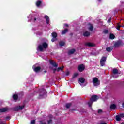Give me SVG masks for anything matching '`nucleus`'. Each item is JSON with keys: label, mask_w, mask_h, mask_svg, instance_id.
<instances>
[{"label": "nucleus", "mask_w": 124, "mask_h": 124, "mask_svg": "<svg viewBox=\"0 0 124 124\" xmlns=\"http://www.w3.org/2000/svg\"><path fill=\"white\" fill-rule=\"evenodd\" d=\"M25 108V106H19L15 108H10V110H13V111H19L20 110H23Z\"/></svg>", "instance_id": "obj_3"}, {"label": "nucleus", "mask_w": 124, "mask_h": 124, "mask_svg": "<svg viewBox=\"0 0 124 124\" xmlns=\"http://www.w3.org/2000/svg\"><path fill=\"white\" fill-rule=\"evenodd\" d=\"M118 27H119V28H121V27H122V26L118 24Z\"/></svg>", "instance_id": "obj_44"}, {"label": "nucleus", "mask_w": 124, "mask_h": 124, "mask_svg": "<svg viewBox=\"0 0 124 124\" xmlns=\"http://www.w3.org/2000/svg\"><path fill=\"white\" fill-rule=\"evenodd\" d=\"M86 46H89V47H94L95 45L93 43H86L85 44Z\"/></svg>", "instance_id": "obj_11"}, {"label": "nucleus", "mask_w": 124, "mask_h": 124, "mask_svg": "<svg viewBox=\"0 0 124 124\" xmlns=\"http://www.w3.org/2000/svg\"><path fill=\"white\" fill-rule=\"evenodd\" d=\"M46 72H47V71H44V73H46Z\"/></svg>", "instance_id": "obj_46"}, {"label": "nucleus", "mask_w": 124, "mask_h": 124, "mask_svg": "<svg viewBox=\"0 0 124 124\" xmlns=\"http://www.w3.org/2000/svg\"><path fill=\"white\" fill-rule=\"evenodd\" d=\"M10 108H3L0 109V113H4V112H7L8 111H9Z\"/></svg>", "instance_id": "obj_8"}, {"label": "nucleus", "mask_w": 124, "mask_h": 124, "mask_svg": "<svg viewBox=\"0 0 124 124\" xmlns=\"http://www.w3.org/2000/svg\"><path fill=\"white\" fill-rule=\"evenodd\" d=\"M100 61L102 62H106V57H102Z\"/></svg>", "instance_id": "obj_31"}, {"label": "nucleus", "mask_w": 124, "mask_h": 124, "mask_svg": "<svg viewBox=\"0 0 124 124\" xmlns=\"http://www.w3.org/2000/svg\"><path fill=\"white\" fill-rule=\"evenodd\" d=\"M111 21H112V18H110L108 19V23H111Z\"/></svg>", "instance_id": "obj_37"}, {"label": "nucleus", "mask_w": 124, "mask_h": 124, "mask_svg": "<svg viewBox=\"0 0 124 124\" xmlns=\"http://www.w3.org/2000/svg\"><path fill=\"white\" fill-rule=\"evenodd\" d=\"M78 75H79V74L78 73H76L74 74L73 77L72 78V79H74L75 78H76V77H77V76H78Z\"/></svg>", "instance_id": "obj_24"}, {"label": "nucleus", "mask_w": 124, "mask_h": 124, "mask_svg": "<svg viewBox=\"0 0 124 124\" xmlns=\"http://www.w3.org/2000/svg\"><path fill=\"white\" fill-rule=\"evenodd\" d=\"M120 118H124V113H122L119 115Z\"/></svg>", "instance_id": "obj_35"}, {"label": "nucleus", "mask_w": 124, "mask_h": 124, "mask_svg": "<svg viewBox=\"0 0 124 124\" xmlns=\"http://www.w3.org/2000/svg\"><path fill=\"white\" fill-rule=\"evenodd\" d=\"M64 26H65V27H68V24H64Z\"/></svg>", "instance_id": "obj_40"}, {"label": "nucleus", "mask_w": 124, "mask_h": 124, "mask_svg": "<svg viewBox=\"0 0 124 124\" xmlns=\"http://www.w3.org/2000/svg\"><path fill=\"white\" fill-rule=\"evenodd\" d=\"M113 49L114 47L113 46H108L106 48V50L107 52H111Z\"/></svg>", "instance_id": "obj_12"}, {"label": "nucleus", "mask_w": 124, "mask_h": 124, "mask_svg": "<svg viewBox=\"0 0 124 124\" xmlns=\"http://www.w3.org/2000/svg\"><path fill=\"white\" fill-rule=\"evenodd\" d=\"M63 67H64L63 66H62V67H58L57 68V71L58 72H59V71H62V69H63Z\"/></svg>", "instance_id": "obj_19"}, {"label": "nucleus", "mask_w": 124, "mask_h": 124, "mask_svg": "<svg viewBox=\"0 0 124 124\" xmlns=\"http://www.w3.org/2000/svg\"><path fill=\"white\" fill-rule=\"evenodd\" d=\"M113 74H118L119 73V71L117 69H114L113 70Z\"/></svg>", "instance_id": "obj_23"}, {"label": "nucleus", "mask_w": 124, "mask_h": 124, "mask_svg": "<svg viewBox=\"0 0 124 124\" xmlns=\"http://www.w3.org/2000/svg\"><path fill=\"white\" fill-rule=\"evenodd\" d=\"M89 25H90V26L89 27L88 29L89 30V31H93V25L91 24H89Z\"/></svg>", "instance_id": "obj_22"}, {"label": "nucleus", "mask_w": 124, "mask_h": 124, "mask_svg": "<svg viewBox=\"0 0 124 124\" xmlns=\"http://www.w3.org/2000/svg\"><path fill=\"white\" fill-rule=\"evenodd\" d=\"M57 69H53V70L54 71L53 72V73H55V71H56V70L57 71Z\"/></svg>", "instance_id": "obj_42"}, {"label": "nucleus", "mask_w": 124, "mask_h": 124, "mask_svg": "<svg viewBox=\"0 0 124 124\" xmlns=\"http://www.w3.org/2000/svg\"><path fill=\"white\" fill-rule=\"evenodd\" d=\"M0 124H5V123H1Z\"/></svg>", "instance_id": "obj_48"}, {"label": "nucleus", "mask_w": 124, "mask_h": 124, "mask_svg": "<svg viewBox=\"0 0 124 124\" xmlns=\"http://www.w3.org/2000/svg\"><path fill=\"white\" fill-rule=\"evenodd\" d=\"M100 64L101 66H104L105 64V61H100Z\"/></svg>", "instance_id": "obj_29"}, {"label": "nucleus", "mask_w": 124, "mask_h": 124, "mask_svg": "<svg viewBox=\"0 0 124 124\" xmlns=\"http://www.w3.org/2000/svg\"><path fill=\"white\" fill-rule=\"evenodd\" d=\"M101 113H102V110L101 109H99L98 110V114H101Z\"/></svg>", "instance_id": "obj_36"}, {"label": "nucleus", "mask_w": 124, "mask_h": 124, "mask_svg": "<svg viewBox=\"0 0 124 124\" xmlns=\"http://www.w3.org/2000/svg\"><path fill=\"white\" fill-rule=\"evenodd\" d=\"M9 119H10V116H7L6 117V120H9Z\"/></svg>", "instance_id": "obj_39"}, {"label": "nucleus", "mask_w": 124, "mask_h": 124, "mask_svg": "<svg viewBox=\"0 0 124 124\" xmlns=\"http://www.w3.org/2000/svg\"><path fill=\"white\" fill-rule=\"evenodd\" d=\"M59 44L60 46H64L65 43H64V42L61 41L60 42Z\"/></svg>", "instance_id": "obj_30"}, {"label": "nucleus", "mask_w": 124, "mask_h": 124, "mask_svg": "<svg viewBox=\"0 0 124 124\" xmlns=\"http://www.w3.org/2000/svg\"><path fill=\"white\" fill-rule=\"evenodd\" d=\"M13 98L14 100H17L18 99V95L17 94H14L13 96Z\"/></svg>", "instance_id": "obj_20"}, {"label": "nucleus", "mask_w": 124, "mask_h": 124, "mask_svg": "<svg viewBox=\"0 0 124 124\" xmlns=\"http://www.w3.org/2000/svg\"><path fill=\"white\" fill-rule=\"evenodd\" d=\"M93 85L95 87H97V86H99L100 85V81L98 80V78H94L93 79Z\"/></svg>", "instance_id": "obj_4"}, {"label": "nucleus", "mask_w": 124, "mask_h": 124, "mask_svg": "<svg viewBox=\"0 0 124 124\" xmlns=\"http://www.w3.org/2000/svg\"><path fill=\"white\" fill-rule=\"evenodd\" d=\"M91 33L90 32L86 31L83 33V36H84L86 37H88V36H90Z\"/></svg>", "instance_id": "obj_13"}, {"label": "nucleus", "mask_w": 124, "mask_h": 124, "mask_svg": "<svg viewBox=\"0 0 124 124\" xmlns=\"http://www.w3.org/2000/svg\"><path fill=\"white\" fill-rule=\"evenodd\" d=\"M66 75L67 76H68V75H69V72L67 71L66 72Z\"/></svg>", "instance_id": "obj_38"}, {"label": "nucleus", "mask_w": 124, "mask_h": 124, "mask_svg": "<svg viewBox=\"0 0 124 124\" xmlns=\"http://www.w3.org/2000/svg\"><path fill=\"white\" fill-rule=\"evenodd\" d=\"M116 107H117V106H116V105L112 104V105H110V109H115Z\"/></svg>", "instance_id": "obj_25"}, {"label": "nucleus", "mask_w": 124, "mask_h": 124, "mask_svg": "<svg viewBox=\"0 0 124 124\" xmlns=\"http://www.w3.org/2000/svg\"><path fill=\"white\" fill-rule=\"evenodd\" d=\"M41 69V68L40 67H36L34 68V70L35 72H38V71H39Z\"/></svg>", "instance_id": "obj_16"}, {"label": "nucleus", "mask_w": 124, "mask_h": 124, "mask_svg": "<svg viewBox=\"0 0 124 124\" xmlns=\"http://www.w3.org/2000/svg\"><path fill=\"white\" fill-rule=\"evenodd\" d=\"M75 52V50L74 49L70 50L68 52V55H72V54H74V53Z\"/></svg>", "instance_id": "obj_14"}, {"label": "nucleus", "mask_w": 124, "mask_h": 124, "mask_svg": "<svg viewBox=\"0 0 124 124\" xmlns=\"http://www.w3.org/2000/svg\"><path fill=\"white\" fill-rule=\"evenodd\" d=\"M34 21H36V18H34Z\"/></svg>", "instance_id": "obj_45"}, {"label": "nucleus", "mask_w": 124, "mask_h": 124, "mask_svg": "<svg viewBox=\"0 0 124 124\" xmlns=\"http://www.w3.org/2000/svg\"><path fill=\"white\" fill-rule=\"evenodd\" d=\"M49 62L51 65L53 66L54 67H58V64L56 63V62L54 60H50Z\"/></svg>", "instance_id": "obj_9"}, {"label": "nucleus", "mask_w": 124, "mask_h": 124, "mask_svg": "<svg viewBox=\"0 0 124 124\" xmlns=\"http://www.w3.org/2000/svg\"><path fill=\"white\" fill-rule=\"evenodd\" d=\"M122 45V42L121 41H118L115 43L114 46L116 48H118V47H119V46H121Z\"/></svg>", "instance_id": "obj_10"}, {"label": "nucleus", "mask_w": 124, "mask_h": 124, "mask_svg": "<svg viewBox=\"0 0 124 124\" xmlns=\"http://www.w3.org/2000/svg\"><path fill=\"white\" fill-rule=\"evenodd\" d=\"M103 32H104V33L106 34L108 33V32H109V31L108 30H104L103 31Z\"/></svg>", "instance_id": "obj_32"}, {"label": "nucleus", "mask_w": 124, "mask_h": 124, "mask_svg": "<svg viewBox=\"0 0 124 124\" xmlns=\"http://www.w3.org/2000/svg\"><path fill=\"white\" fill-rule=\"evenodd\" d=\"M117 30H118V31H120V27H119L118 26L117 27V28H116Z\"/></svg>", "instance_id": "obj_41"}, {"label": "nucleus", "mask_w": 124, "mask_h": 124, "mask_svg": "<svg viewBox=\"0 0 124 124\" xmlns=\"http://www.w3.org/2000/svg\"><path fill=\"white\" fill-rule=\"evenodd\" d=\"M115 119H116V121H117L118 122L121 121V117L119 115H116Z\"/></svg>", "instance_id": "obj_21"}, {"label": "nucleus", "mask_w": 124, "mask_h": 124, "mask_svg": "<svg viewBox=\"0 0 124 124\" xmlns=\"http://www.w3.org/2000/svg\"><path fill=\"white\" fill-rule=\"evenodd\" d=\"M31 124H35V120H31Z\"/></svg>", "instance_id": "obj_33"}, {"label": "nucleus", "mask_w": 124, "mask_h": 124, "mask_svg": "<svg viewBox=\"0 0 124 124\" xmlns=\"http://www.w3.org/2000/svg\"><path fill=\"white\" fill-rule=\"evenodd\" d=\"M39 92H40V93H39V98H43L44 94H46V90L44 89H42L39 90Z\"/></svg>", "instance_id": "obj_5"}, {"label": "nucleus", "mask_w": 124, "mask_h": 124, "mask_svg": "<svg viewBox=\"0 0 124 124\" xmlns=\"http://www.w3.org/2000/svg\"><path fill=\"white\" fill-rule=\"evenodd\" d=\"M67 31H68V29H65L64 30L62 31V35L65 34V33H66V32H67Z\"/></svg>", "instance_id": "obj_18"}, {"label": "nucleus", "mask_w": 124, "mask_h": 124, "mask_svg": "<svg viewBox=\"0 0 124 124\" xmlns=\"http://www.w3.org/2000/svg\"><path fill=\"white\" fill-rule=\"evenodd\" d=\"M78 70L80 72H82L85 70V65L81 64L78 66Z\"/></svg>", "instance_id": "obj_7"}, {"label": "nucleus", "mask_w": 124, "mask_h": 124, "mask_svg": "<svg viewBox=\"0 0 124 124\" xmlns=\"http://www.w3.org/2000/svg\"><path fill=\"white\" fill-rule=\"evenodd\" d=\"M98 1H101V0H98Z\"/></svg>", "instance_id": "obj_49"}, {"label": "nucleus", "mask_w": 124, "mask_h": 124, "mask_svg": "<svg viewBox=\"0 0 124 124\" xmlns=\"http://www.w3.org/2000/svg\"><path fill=\"white\" fill-rule=\"evenodd\" d=\"M52 36L53 37V38L51 40L52 42H54V41H56V40H57V36H58V34H57V33H56V32H53L52 33Z\"/></svg>", "instance_id": "obj_6"}, {"label": "nucleus", "mask_w": 124, "mask_h": 124, "mask_svg": "<svg viewBox=\"0 0 124 124\" xmlns=\"http://www.w3.org/2000/svg\"><path fill=\"white\" fill-rule=\"evenodd\" d=\"M42 1H37V2H36V5L37 6V7H39V6H40V4H41L42 3Z\"/></svg>", "instance_id": "obj_26"}, {"label": "nucleus", "mask_w": 124, "mask_h": 124, "mask_svg": "<svg viewBox=\"0 0 124 124\" xmlns=\"http://www.w3.org/2000/svg\"><path fill=\"white\" fill-rule=\"evenodd\" d=\"M79 81L80 83H82V84H84V83H85V78H80L79 79Z\"/></svg>", "instance_id": "obj_17"}, {"label": "nucleus", "mask_w": 124, "mask_h": 124, "mask_svg": "<svg viewBox=\"0 0 124 124\" xmlns=\"http://www.w3.org/2000/svg\"><path fill=\"white\" fill-rule=\"evenodd\" d=\"M98 99V97L96 95H94L92 96L91 101L88 102V105L89 107H92V105L93 104V102H94V101H96Z\"/></svg>", "instance_id": "obj_1"}, {"label": "nucleus", "mask_w": 124, "mask_h": 124, "mask_svg": "<svg viewBox=\"0 0 124 124\" xmlns=\"http://www.w3.org/2000/svg\"><path fill=\"white\" fill-rule=\"evenodd\" d=\"M109 38L110 39H114L115 38V35L113 34H110L109 35Z\"/></svg>", "instance_id": "obj_28"}, {"label": "nucleus", "mask_w": 124, "mask_h": 124, "mask_svg": "<svg viewBox=\"0 0 124 124\" xmlns=\"http://www.w3.org/2000/svg\"><path fill=\"white\" fill-rule=\"evenodd\" d=\"M121 124H124V122H122V123H121Z\"/></svg>", "instance_id": "obj_47"}, {"label": "nucleus", "mask_w": 124, "mask_h": 124, "mask_svg": "<svg viewBox=\"0 0 124 124\" xmlns=\"http://www.w3.org/2000/svg\"><path fill=\"white\" fill-rule=\"evenodd\" d=\"M45 18L46 19V23L49 24L50 23V18L48 16H45Z\"/></svg>", "instance_id": "obj_15"}, {"label": "nucleus", "mask_w": 124, "mask_h": 124, "mask_svg": "<svg viewBox=\"0 0 124 124\" xmlns=\"http://www.w3.org/2000/svg\"><path fill=\"white\" fill-rule=\"evenodd\" d=\"M47 123H48V124H52V123H53V120H52V119H50V120H48V121H47Z\"/></svg>", "instance_id": "obj_34"}, {"label": "nucleus", "mask_w": 124, "mask_h": 124, "mask_svg": "<svg viewBox=\"0 0 124 124\" xmlns=\"http://www.w3.org/2000/svg\"><path fill=\"white\" fill-rule=\"evenodd\" d=\"M100 124H107L106 123H101Z\"/></svg>", "instance_id": "obj_43"}, {"label": "nucleus", "mask_w": 124, "mask_h": 124, "mask_svg": "<svg viewBox=\"0 0 124 124\" xmlns=\"http://www.w3.org/2000/svg\"><path fill=\"white\" fill-rule=\"evenodd\" d=\"M43 48L44 49H47V48H48V44L46 42H44L43 43L42 45H40L38 46V48L40 52H42V51H43Z\"/></svg>", "instance_id": "obj_2"}, {"label": "nucleus", "mask_w": 124, "mask_h": 124, "mask_svg": "<svg viewBox=\"0 0 124 124\" xmlns=\"http://www.w3.org/2000/svg\"><path fill=\"white\" fill-rule=\"evenodd\" d=\"M70 106H71V103H67L65 105L66 108H70Z\"/></svg>", "instance_id": "obj_27"}]
</instances>
